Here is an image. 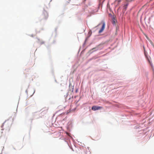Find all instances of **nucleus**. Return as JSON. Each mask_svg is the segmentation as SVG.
Here are the masks:
<instances>
[{
  "instance_id": "11",
  "label": "nucleus",
  "mask_w": 154,
  "mask_h": 154,
  "mask_svg": "<svg viewBox=\"0 0 154 154\" xmlns=\"http://www.w3.org/2000/svg\"><path fill=\"white\" fill-rule=\"evenodd\" d=\"M145 6H143V7H144Z\"/></svg>"
},
{
  "instance_id": "5",
  "label": "nucleus",
  "mask_w": 154,
  "mask_h": 154,
  "mask_svg": "<svg viewBox=\"0 0 154 154\" xmlns=\"http://www.w3.org/2000/svg\"><path fill=\"white\" fill-rule=\"evenodd\" d=\"M121 2V0H115L114 2L115 4L118 5L119 4L120 2Z\"/></svg>"
},
{
  "instance_id": "1",
  "label": "nucleus",
  "mask_w": 154,
  "mask_h": 154,
  "mask_svg": "<svg viewBox=\"0 0 154 154\" xmlns=\"http://www.w3.org/2000/svg\"><path fill=\"white\" fill-rule=\"evenodd\" d=\"M103 108L102 106H93L92 107L91 109L94 111H95L98 110L100 109Z\"/></svg>"
},
{
  "instance_id": "7",
  "label": "nucleus",
  "mask_w": 154,
  "mask_h": 154,
  "mask_svg": "<svg viewBox=\"0 0 154 154\" xmlns=\"http://www.w3.org/2000/svg\"><path fill=\"white\" fill-rule=\"evenodd\" d=\"M128 6V4H126L125 5L123 6V9H126L127 8V7Z\"/></svg>"
},
{
  "instance_id": "8",
  "label": "nucleus",
  "mask_w": 154,
  "mask_h": 154,
  "mask_svg": "<svg viewBox=\"0 0 154 154\" xmlns=\"http://www.w3.org/2000/svg\"><path fill=\"white\" fill-rule=\"evenodd\" d=\"M128 6V4H126L125 5L123 6V9H126L127 8V7Z\"/></svg>"
},
{
  "instance_id": "10",
  "label": "nucleus",
  "mask_w": 154,
  "mask_h": 154,
  "mask_svg": "<svg viewBox=\"0 0 154 154\" xmlns=\"http://www.w3.org/2000/svg\"><path fill=\"white\" fill-rule=\"evenodd\" d=\"M132 1H133V0H131L130 1V0H127V2H131Z\"/></svg>"
},
{
  "instance_id": "2",
  "label": "nucleus",
  "mask_w": 154,
  "mask_h": 154,
  "mask_svg": "<svg viewBox=\"0 0 154 154\" xmlns=\"http://www.w3.org/2000/svg\"><path fill=\"white\" fill-rule=\"evenodd\" d=\"M105 23H104L103 24V25H102L101 28L99 30V33H101V32H102L103 31V30H104V29H105Z\"/></svg>"
},
{
  "instance_id": "12",
  "label": "nucleus",
  "mask_w": 154,
  "mask_h": 154,
  "mask_svg": "<svg viewBox=\"0 0 154 154\" xmlns=\"http://www.w3.org/2000/svg\"><path fill=\"white\" fill-rule=\"evenodd\" d=\"M42 44L44 43V42H42Z\"/></svg>"
},
{
  "instance_id": "9",
  "label": "nucleus",
  "mask_w": 154,
  "mask_h": 154,
  "mask_svg": "<svg viewBox=\"0 0 154 154\" xmlns=\"http://www.w3.org/2000/svg\"><path fill=\"white\" fill-rule=\"evenodd\" d=\"M128 6V4H126L125 5L123 6V9H126L127 8V7Z\"/></svg>"
},
{
  "instance_id": "3",
  "label": "nucleus",
  "mask_w": 154,
  "mask_h": 154,
  "mask_svg": "<svg viewBox=\"0 0 154 154\" xmlns=\"http://www.w3.org/2000/svg\"><path fill=\"white\" fill-rule=\"evenodd\" d=\"M100 4L99 5L98 9L102 8V3L104 1V0H99Z\"/></svg>"
},
{
  "instance_id": "4",
  "label": "nucleus",
  "mask_w": 154,
  "mask_h": 154,
  "mask_svg": "<svg viewBox=\"0 0 154 154\" xmlns=\"http://www.w3.org/2000/svg\"><path fill=\"white\" fill-rule=\"evenodd\" d=\"M112 23L113 24H115L116 22V20L114 17H112Z\"/></svg>"
},
{
  "instance_id": "6",
  "label": "nucleus",
  "mask_w": 154,
  "mask_h": 154,
  "mask_svg": "<svg viewBox=\"0 0 154 154\" xmlns=\"http://www.w3.org/2000/svg\"><path fill=\"white\" fill-rule=\"evenodd\" d=\"M146 58L147 59V60L149 62V63L151 65V66H152V62L151 61V60H150V59H149V58L148 57H146Z\"/></svg>"
}]
</instances>
